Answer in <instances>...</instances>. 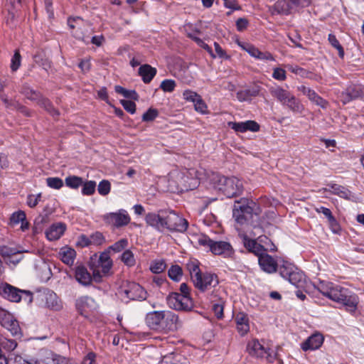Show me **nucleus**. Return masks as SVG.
<instances>
[{"mask_svg":"<svg viewBox=\"0 0 364 364\" xmlns=\"http://www.w3.org/2000/svg\"><path fill=\"white\" fill-rule=\"evenodd\" d=\"M147 225L163 232L165 230L169 232H184L188 227V221L173 210H161L155 213H149L145 218Z\"/></svg>","mask_w":364,"mask_h":364,"instance_id":"obj_1","label":"nucleus"},{"mask_svg":"<svg viewBox=\"0 0 364 364\" xmlns=\"http://www.w3.org/2000/svg\"><path fill=\"white\" fill-rule=\"evenodd\" d=\"M59 257L61 261L67 265L72 266L74 263L76 252L74 249L68 247H63L59 251Z\"/></svg>","mask_w":364,"mask_h":364,"instance_id":"obj_31","label":"nucleus"},{"mask_svg":"<svg viewBox=\"0 0 364 364\" xmlns=\"http://www.w3.org/2000/svg\"><path fill=\"white\" fill-rule=\"evenodd\" d=\"M159 364H190V362L181 354L171 353L164 355Z\"/></svg>","mask_w":364,"mask_h":364,"instance_id":"obj_30","label":"nucleus"},{"mask_svg":"<svg viewBox=\"0 0 364 364\" xmlns=\"http://www.w3.org/2000/svg\"><path fill=\"white\" fill-rule=\"evenodd\" d=\"M96 304L93 298L89 296H82L75 301V306L77 311L82 316L85 313L92 311L95 308Z\"/></svg>","mask_w":364,"mask_h":364,"instance_id":"obj_23","label":"nucleus"},{"mask_svg":"<svg viewBox=\"0 0 364 364\" xmlns=\"http://www.w3.org/2000/svg\"><path fill=\"white\" fill-rule=\"evenodd\" d=\"M237 330L240 336H244L250 331L249 318L246 314L243 312L237 313L235 316Z\"/></svg>","mask_w":364,"mask_h":364,"instance_id":"obj_28","label":"nucleus"},{"mask_svg":"<svg viewBox=\"0 0 364 364\" xmlns=\"http://www.w3.org/2000/svg\"><path fill=\"white\" fill-rule=\"evenodd\" d=\"M82 194L84 196H91L95 193L96 189V182L94 181H82Z\"/></svg>","mask_w":364,"mask_h":364,"instance_id":"obj_45","label":"nucleus"},{"mask_svg":"<svg viewBox=\"0 0 364 364\" xmlns=\"http://www.w3.org/2000/svg\"><path fill=\"white\" fill-rule=\"evenodd\" d=\"M128 240L127 238H122L109 247V250H112L114 252H119L124 250L128 246Z\"/></svg>","mask_w":364,"mask_h":364,"instance_id":"obj_48","label":"nucleus"},{"mask_svg":"<svg viewBox=\"0 0 364 364\" xmlns=\"http://www.w3.org/2000/svg\"><path fill=\"white\" fill-rule=\"evenodd\" d=\"M210 181L214 187L221 191L227 198H234L242 194L243 185L240 179L235 176L226 177L213 173Z\"/></svg>","mask_w":364,"mask_h":364,"instance_id":"obj_4","label":"nucleus"},{"mask_svg":"<svg viewBox=\"0 0 364 364\" xmlns=\"http://www.w3.org/2000/svg\"><path fill=\"white\" fill-rule=\"evenodd\" d=\"M145 323L151 330L163 333L173 332L181 326L178 314L169 310L147 313Z\"/></svg>","mask_w":364,"mask_h":364,"instance_id":"obj_2","label":"nucleus"},{"mask_svg":"<svg viewBox=\"0 0 364 364\" xmlns=\"http://www.w3.org/2000/svg\"><path fill=\"white\" fill-rule=\"evenodd\" d=\"M110 189L111 184L107 180L101 181L97 187L98 193L101 196H107L110 192Z\"/></svg>","mask_w":364,"mask_h":364,"instance_id":"obj_51","label":"nucleus"},{"mask_svg":"<svg viewBox=\"0 0 364 364\" xmlns=\"http://www.w3.org/2000/svg\"><path fill=\"white\" fill-rule=\"evenodd\" d=\"M193 40L200 47L203 48L205 50L208 51V53L210 55V56L213 58H215V54H214L212 48L205 43L202 39H200L198 37L194 36L192 38Z\"/></svg>","mask_w":364,"mask_h":364,"instance_id":"obj_55","label":"nucleus"},{"mask_svg":"<svg viewBox=\"0 0 364 364\" xmlns=\"http://www.w3.org/2000/svg\"><path fill=\"white\" fill-rule=\"evenodd\" d=\"M104 222L114 228H119L127 225L131 218L127 211L124 209H120L117 212L109 213L103 215Z\"/></svg>","mask_w":364,"mask_h":364,"instance_id":"obj_12","label":"nucleus"},{"mask_svg":"<svg viewBox=\"0 0 364 364\" xmlns=\"http://www.w3.org/2000/svg\"><path fill=\"white\" fill-rule=\"evenodd\" d=\"M166 267V264L164 260H154L150 264V270L154 274H160L163 272Z\"/></svg>","mask_w":364,"mask_h":364,"instance_id":"obj_44","label":"nucleus"},{"mask_svg":"<svg viewBox=\"0 0 364 364\" xmlns=\"http://www.w3.org/2000/svg\"><path fill=\"white\" fill-rule=\"evenodd\" d=\"M90 242L91 245L98 246L103 244L105 242V237L103 236L102 233L100 232H95L92 233L90 237Z\"/></svg>","mask_w":364,"mask_h":364,"instance_id":"obj_54","label":"nucleus"},{"mask_svg":"<svg viewBox=\"0 0 364 364\" xmlns=\"http://www.w3.org/2000/svg\"><path fill=\"white\" fill-rule=\"evenodd\" d=\"M47 186L51 188L60 189L63 186V181L58 177H49L46 179Z\"/></svg>","mask_w":364,"mask_h":364,"instance_id":"obj_49","label":"nucleus"},{"mask_svg":"<svg viewBox=\"0 0 364 364\" xmlns=\"http://www.w3.org/2000/svg\"><path fill=\"white\" fill-rule=\"evenodd\" d=\"M75 278L77 282L85 287L90 285L92 281L90 273L83 265H78L75 267Z\"/></svg>","mask_w":364,"mask_h":364,"instance_id":"obj_25","label":"nucleus"},{"mask_svg":"<svg viewBox=\"0 0 364 364\" xmlns=\"http://www.w3.org/2000/svg\"><path fill=\"white\" fill-rule=\"evenodd\" d=\"M21 56L20 53L18 50H16L11 60V69L13 72L16 71L19 68L21 65Z\"/></svg>","mask_w":364,"mask_h":364,"instance_id":"obj_53","label":"nucleus"},{"mask_svg":"<svg viewBox=\"0 0 364 364\" xmlns=\"http://www.w3.org/2000/svg\"><path fill=\"white\" fill-rule=\"evenodd\" d=\"M324 338L321 333H315L301 343V348L304 351L315 350L323 344Z\"/></svg>","mask_w":364,"mask_h":364,"instance_id":"obj_20","label":"nucleus"},{"mask_svg":"<svg viewBox=\"0 0 364 364\" xmlns=\"http://www.w3.org/2000/svg\"><path fill=\"white\" fill-rule=\"evenodd\" d=\"M194 107L196 111L201 114L207 113L208 107L201 97L194 102Z\"/></svg>","mask_w":364,"mask_h":364,"instance_id":"obj_57","label":"nucleus"},{"mask_svg":"<svg viewBox=\"0 0 364 364\" xmlns=\"http://www.w3.org/2000/svg\"><path fill=\"white\" fill-rule=\"evenodd\" d=\"M40 107L45 109L51 116L53 117H58L60 112L57 109L54 107L52 102L46 97H44L43 95L36 102Z\"/></svg>","mask_w":364,"mask_h":364,"instance_id":"obj_38","label":"nucleus"},{"mask_svg":"<svg viewBox=\"0 0 364 364\" xmlns=\"http://www.w3.org/2000/svg\"><path fill=\"white\" fill-rule=\"evenodd\" d=\"M0 324L14 336H21L18 321L13 314L8 311L0 308Z\"/></svg>","mask_w":364,"mask_h":364,"instance_id":"obj_14","label":"nucleus"},{"mask_svg":"<svg viewBox=\"0 0 364 364\" xmlns=\"http://www.w3.org/2000/svg\"><path fill=\"white\" fill-rule=\"evenodd\" d=\"M66 186L77 189L82 185V178L77 176H68L65 179Z\"/></svg>","mask_w":364,"mask_h":364,"instance_id":"obj_42","label":"nucleus"},{"mask_svg":"<svg viewBox=\"0 0 364 364\" xmlns=\"http://www.w3.org/2000/svg\"><path fill=\"white\" fill-rule=\"evenodd\" d=\"M364 95L362 87L358 85L348 86L340 95V100L343 105H346L353 100H355Z\"/></svg>","mask_w":364,"mask_h":364,"instance_id":"obj_16","label":"nucleus"},{"mask_svg":"<svg viewBox=\"0 0 364 364\" xmlns=\"http://www.w3.org/2000/svg\"><path fill=\"white\" fill-rule=\"evenodd\" d=\"M272 77L277 80L284 81L287 78L286 71L280 68H274Z\"/></svg>","mask_w":364,"mask_h":364,"instance_id":"obj_58","label":"nucleus"},{"mask_svg":"<svg viewBox=\"0 0 364 364\" xmlns=\"http://www.w3.org/2000/svg\"><path fill=\"white\" fill-rule=\"evenodd\" d=\"M198 242L201 246L208 247L215 255H221L224 258H232L235 255L233 247L226 241H215L203 235L198 237Z\"/></svg>","mask_w":364,"mask_h":364,"instance_id":"obj_5","label":"nucleus"},{"mask_svg":"<svg viewBox=\"0 0 364 364\" xmlns=\"http://www.w3.org/2000/svg\"><path fill=\"white\" fill-rule=\"evenodd\" d=\"M158 115H159V112L156 109L149 108L142 115V121L146 122H152L158 117Z\"/></svg>","mask_w":364,"mask_h":364,"instance_id":"obj_52","label":"nucleus"},{"mask_svg":"<svg viewBox=\"0 0 364 364\" xmlns=\"http://www.w3.org/2000/svg\"><path fill=\"white\" fill-rule=\"evenodd\" d=\"M65 230L66 225L65 223H54L46 231V237L50 241L57 240L64 234Z\"/></svg>","mask_w":364,"mask_h":364,"instance_id":"obj_27","label":"nucleus"},{"mask_svg":"<svg viewBox=\"0 0 364 364\" xmlns=\"http://www.w3.org/2000/svg\"><path fill=\"white\" fill-rule=\"evenodd\" d=\"M283 105L287 107L291 112L296 114H301L304 110V107L300 100L292 94L290 95Z\"/></svg>","mask_w":364,"mask_h":364,"instance_id":"obj_33","label":"nucleus"},{"mask_svg":"<svg viewBox=\"0 0 364 364\" xmlns=\"http://www.w3.org/2000/svg\"><path fill=\"white\" fill-rule=\"evenodd\" d=\"M328 186L332 193L337 195L341 198L346 200H350L353 197L352 192L343 186L336 183H330Z\"/></svg>","mask_w":364,"mask_h":364,"instance_id":"obj_32","label":"nucleus"},{"mask_svg":"<svg viewBox=\"0 0 364 364\" xmlns=\"http://www.w3.org/2000/svg\"><path fill=\"white\" fill-rule=\"evenodd\" d=\"M21 292V289L9 284H5L1 290L2 296L12 302H19L22 299Z\"/></svg>","mask_w":364,"mask_h":364,"instance_id":"obj_22","label":"nucleus"},{"mask_svg":"<svg viewBox=\"0 0 364 364\" xmlns=\"http://www.w3.org/2000/svg\"><path fill=\"white\" fill-rule=\"evenodd\" d=\"M215 51L216 53L215 57L218 56L223 59H230V56L228 55L225 50L222 48L220 44L217 42L214 43Z\"/></svg>","mask_w":364,"mask_h":364,"instance_id":"obj_62","label":"nucleus"},{"mask_svg":"<svg viewBox=\"0 0 364 364\" xmlns=\"http://www.w3.org/2000/svg\"><path fill=\"white\" fill-rule=\"evenodd\" d=\"M228 127L236 132L244 133L247 131H251L253 132H258L259 130V124L253 120H247L245 122H229Z\"/></svg>","mask_w":364,"mask_h":364,"instance_id":"obj_19","label":"nucleus"},{"mask_svg":"<svg viewBox=\"0 0 364 364\" xmlns=\"http://www.w3.org/2000/svg\"><path fill=\"white\" fill-rule=\"evenodd\" d=\"M186 267L190 273L192 282L194 281L197 277L200 276L203 273L201 272L200 269L199 267V262L198 260L188 262L186 264Z\"/></svg>","mask_w":364,"mask_h":364,"instance_id":"obj_40","label":"nucleus"},{"mask_svg":"<svg viewBox=\"0 0 364 364\" xmlns=\"http://www.w3.org/2000/svg\"><path fill=\"white\" fill-rule=\"evenodd\" d=\"M16 9H9L8 15L6 17V23L9 26H14V22L16 16Z\"/></svg>","mask_w":364,"mask_h":364,"instance_id":"obj_63","label":"nucleus"},{"mask_svg":"<svg viewBox=\"0 0 364 364\" xmlns=\"http://www.w3.org/2000/svg\"><path fill=\"white\" fill-rule=\"evenodd\" d=\"M46 304L48 308L55 311L60 310L62 308L58 296L53 291H48L46 294Z\"/></svg>","mask_w":364,"mask_h":364,"instance_id":"obj_37","label":"nucleus"},{"mask_svg":"<svg viewBox=\"0 0 364 364\" xmlns=\"http://www.w3.org/2000/svg\"><path fill=\"white\" fill-rule=\"evenodd\" d=\"M242 243L249 252L253 253L257 257L263 252H267L263 245L259 244L255 240L249 238L247 235L242 237Z\"/></svg>","mask_w":364,"mask_h":364,"instance_id":"obj_26","label":"nucleus"},{"mask_svg":"<svg viewBox=\"0 0 364 364\" xmlns=\"http://www.w3.org/2000/svg\"><path fill=\"white\" fill-rule=\"evenodd\" d=\"M314 287L323 296L332 300L340 285L327 281H319L314 284Z\"/></svg>","mask_w":364,"mask_h":364,"instance_id":"obj_21","label":"nucleus"},{"mask_svg":"<svg viewBox=\"0 0 364 364\" xmlns=\"http://www.w3.org/2000/svg\"><path fill=\"white\" fill-rule=\"evenodd\" d=\"M258 262L262 270L268 274H272L277 271L279 262L266 252H263L258 257Z\"/></svg>","mask_w":364,"mask_h":364,"instance_id":"obj_17","label":"nucleus"},{"mask_svg":"<svg viewBox=\"0 0 364 364\" xmlns=\"http://www.w3.org/2000/svg\"><path fill=\"white\" fill-rule=\"evenodd\" d=\"M332 301L342 304L346 310L350 314H354L359 303L358 296L350 289L340 286L336 291Z\"/></svg>","mask_w":364,"mask_h":364,"instance_id":"obj_7","label":"nucleus"},{"mask_svg":"<svg viewBox=\"0 0 364 364\" xmlns=\"http://www.w3.org/2000/svg\"><path fill=\"white\" fill-rule=\"evenodd\" d=\"M328 40L330 44L338 50L339 57L343 58L344 57L345 53L344 49L343 46L340 44L336 36L334 34L330 33L328 35Z\"/></svg>","mask_w":364,"mask_h":364,"instance_id":"obj_46","label":"nucleus"},{"mask_svg":"<svg viewBox=\"0 0 364 364\" xmlns=\"http://www.w3.org/2000/svg\"><path fill=\"white\" fill-rule=\"evenodd\" d=\"M261 213L260 205L252 199L241 198L234 203L232 216L240 225H250L255 228L254 218H257Z\"/></svg>","mask_w":364,"mask_h":364,"instance_id":"obj_3","label":"nucleus"},{"mask_svg":"<svg viewBox=\"0 0 364 364\" xmlns=\"http://www.w3.org/2000/svg\"><path fill=\"white\" fill-rule=\"evenodd\" d=\"M178 176L180 177V183L186 191L197 187L199 184V180L201 179L199 173L194 169H185L181 172Z\"/></svg>","mask_w":364,"mask_h":364,"instance_id":"obj_15","label":"nucleus"},{"mask_svg":"<svg viewBox=\"0 0 364 364\" xmlns=\"http://www.w3.org/2000/svg\"><path fill=\"white\" fill-rule=\"evenodd\" d=\"M20 92L24 95L28 100L34 101L37 102V101L41 97L42 94L33 90L28 84L24 83L20 90Z\"/></svg>","mask_w":364,"mask_h":364,"instance_id":"obj_36","label":"nucleus"},{"mask_svg":"<svg viewBox=\"0 0 364 364\" xmlns=\"http://www.w3.org/2000/svg\"><path fill=\"white\" fill-rule=\"evenodd\" d=\"M168 276L171 280L178 282L183 277V269L178 264H173L168 270Z\"/></svg>","mask_w":364,"mask_h":364,"instance_id":"obj_41","label":"nucleus"},{"mask_svg":"<svg viewBox=\"0 0 364 364\" xmlns=\"http://www.w3.org/2000/svg\"><path fill=\"white\" fill-rule=\"evenodd\" d=\"M76 245L80 247H88L91 245L90 238L84 234L80 235L77 237Z\"/></svg>","mask_w":364,"mask_h":364,"instance_id":"obj_61","label":"nucleus"},{"mask_svg":"<svg viewBox=\"0 0 364 364\" xmlns=\"http://www.w3.org/2000/svg\"><path fill=\"white\" fill-rule=\"evenodd\" d=\"M269 92L272 97L276 98L283 105L288 97L291 94L290 92L283 89L280 86L272 87L269 89Z\"/></svg>","mask_w":364,"mask_h":364,"instance_id":"obj_35","label":"nucleus"},{"mask_svg":"<svg viewBox=\"0 0 364 364\" xmlns=\"http://www.w3.org/2000/svg\"><path fill=\"white\" fill-rule=\"evenodd\" d=\"M26 218V213L23 210H18L11 214L9 225L11 226H15L20 223L22 220Z\"/></svg>","mask_w":364,"mask_h":364,"instance_id":"obj_43","label":"nucleus"},{"mask_svg":"<svg viewBox=\"0 0 364 364\" xmlns=\"http://www.w3.org/2000/svg\"><path fill=\"white\" fill-rule=\"evenodd\" d=\"M113 265L112 260L109 256V251H105L100 253L99 256L95 254L91 257L90 267L93 270V277L97 280V277H101L100 272L104 274L109 272Z\"/></svg>","mask_w":364,"mask_h":364,"instance_id":"obj_8","label":"nucleus"},{"mask_svg":"<svg viewBox=\"0 0 364 364\" xmlns=\"http://www.w3.org/2000/svg\"><path fill=\"white\" fill-rule=\"evenodd\" d=\"M259 87L255 86L250 89L238 91L236 93V96L240 102L249 101L252 97L259 95Z\"/></svg>","mask_w":364,"mask_h":364,"instance_id":"obj_34","label":"nucleus"},{"mask_svg":"<svg viewBox=\"0 0 364 364\" xmlns=\"http://www.w3.org/2000/svg\"><path fill=\"white\" fill-rule=\"evenodd\" d=\"M240 46L243 50L247 51L252 57L257 59L258 54L259 52V50L257 48L250 44H247L245 46L240 45Z\"/></svg>","mask_w":364,"mask_h":364,"instance_id":"obj_60","label":"nucleus"},{"mask_svg":"<svg viewBox=\"0 0 364 364\" xmlns=\"http://www.w3.org/2000/svg\"><path fill=\"white\" fill-rule=\"evenodd\" d=\"M277 271L284 279L288 280L291 284L298 286L302 281L303 274L298 272L296 267L291 263L282 260L279 262Z\"/></svg>","mask_w":364,"mask_h":364,"instance_id":"obj_10","label":"nucleus"},{"mask_svg":"<svg viewBox=\"0 0 364 364\" xmlns=\"http://www.w3.org/2000/svg\"><path fill=\"white\" fill-rule=\"evenodd\" d=\"M40 352L46 355V358L43 360V362L46 364H72L68 358L55 353L51 350L41 349Z\"/></svg>","mask_w":364,"mask_h":364,"instance_id":"obj_24","label":"nucleus"},{"mask_svg":"<svg viewBox=\"0 0 364 364\" xmlns=\"http://www.w3.org/2000/svg\"><path fill=\"white\" fill-rule=\"evenodd\" d=\"M121 105L123 106L124 109L129 112L130 114H134L136 112V104L131 100H121Z\"/></svg>","mask_w":364,"mask_h":364,"instance_id":"obj_56","label":"nucleus"},{"mask_svg":"<svg viewBox=\"0 0 364 364\" xmlns=\"http://www.w3.org/2000/svg\"><path fill=\"white\" fill-rule=\"evenodd\" d=\"M194 287L201 292H204L216 287L219 284L218 276L210 272L202 273L193 281Z\"/></svg>","mask_w":364,"mask_h":364,"instance_id":"obj_13","label":"nucleus"},{"mask_svg":"<svg viewBox=\"0 0 364 364\" xmlns=\"http://www.w3.org/2000/svg\"><path fill=\"white\" fill-rule=\"evenodd\" d=\"M114 91L127 99L138 100L139 96L134 90H127L120 85H115Z\"/></svg>","mask_w":364,"mask_h":364,"instance_id":"obj_39","label":"nucleus"},{"mask_svg":"<svg viewBox=\"0 0 364 364\" xmlns=\"http://www.w3.org/2000/svg\"><path fill=\"white\" fill-rule=\"evenodd\" d=\"M78 67L83 73H88L91 69L90 59H82L78 64Z\"/></svg>","mask_w":364,"mask_h":364,"instance_id":"obj_64","label":"nucleus"},{"mask_svg":"<svg viewBox=\"0 0 364 364\" xmlns=\"http://www.w3.org/2000/svg\"><path fill=\"white\" fill-rule=\"evenodd\" d=\"M183 98L187 100V101H189V102H195L198 99H199V97H200L201 96L199 95L198 93H196V92H193V91H191V90H185L183 93Z\"/></svg>","mask_w":364,"mask_h":364,"instance_id":"obj_59","label":"nucleus"},{"mask_svg":"<svg viewBox=\"0 0 364 364\" xmlns=\"http://www.w3.org/2000/svg\"><path fill=\"white\" fill-rule=\"evenodd\" d=\"M298 90L304 95H306L311 102L319 106L321 108L326 109L328 107V102L319 96L314 90L311 89L310 87L301 85L298 87Z\"/></svg>","mask_w":364,"mask_h":364,"instance_id":"obj_18","label":"nucleus"},{"mask_svg":"<svg viewBox=\"0 0 364 364\" xmlns=\"http://www.w3.org/2000/svg\"><path fill=\"white\" fill-rule=\"evenodd\" d=\"M169 308L183 311H191L194 307L192 297L180 295L179 292H171L166 297Z\"/></svg>","mask_w":364,"mask_h":364,"instance_id":"obj_9","label":"nucleus"},{"mask_svg":"<svg viewBox=\"0 0 364 364\" xmlns=\"http://www.w3.org/2000/svg\"><path fill=\"white\" fill-rule=\"evenodd\" d=\"M118 294L125 303L129 301H144L147 298V291L138 283L127 282L118 289Z\"/></svg>","mask_w":364,"mask_h":364,"instance_id":"obj_6","label":"nucleus"},{"mask_svg":"<svg viewBox=\"0 0 364 364\" xmlns=\"http://www.w3.org/2000/svg\"><path fill=\"white\" fill-rule=\"evenodd\" d=\"M122 261L129 267H132L135 264V259L134 254L129 250H126L121 255Z\"/></svg>","mask_w":364,"mask_h":364,"instance_id":"obj_47","label":"nucleus"},{"mask_svg":"<svg viewBox=\"0 0 364 364\" xmlns=\"http://www.w3.org/2000/svg\"><path fill=\"white\" fill-rule=\"evenodd\" d=\"M247 350L250 355L259 358H265L269 363H273L278 355L277 353L272 354L269 348L265 347L257 339L247 343Z\"/></svg>","mask_w":364,"mask_h":364,"instance_id":"obj_11","label":"nucleus"},{"mask_svg":"<svg viewBox=\"0 0 364 364\" xmlns=\"http://www.w3.org/2000/svg\"><path fill=\"white\" fill-rule=\"evenodd\" d=\"M156 73V69L149 64L141 65L138 70V74L141 77L142 81L145 84L150 83Z\"/></svg>","mask_w":364,"mask_h":364,"instance_id":"obj_29","label":"nucleus"},{"mask_svg":"<svg viewBox=\"0 0 364 364\" xmlns=\"http://www.w3.org/2000/svg\"><path fill=\"white\" fill-rule=\"evenodd\" d=\"M176 85L175 80L166 79L161 82L160 88L164 92H171L174 90Z\"/></svg>","mask_w":364,"mask_h":364,"instance_id":"obj_50","label":"nucleus"}]
</instances>
